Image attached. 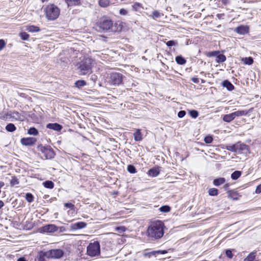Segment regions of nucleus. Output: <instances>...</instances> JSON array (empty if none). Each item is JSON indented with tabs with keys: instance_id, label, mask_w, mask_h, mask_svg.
I'll use <instances>...</instances> for the list:
<instances>
[{
	"instance_id": "nucleus-1",
	"label": "nucleus",
	"mask_w": 261,
	"mask_h": 261,
	"mask_svg": "<svg viewBox=\"0 0 261 261\" xmlns=\"http://www.w3.org/2000/svg\"><path fill=\"white\" fill-rule=\"evenodd\" d=\"M164 223L160 220L152 222L147 229L148 236L155 239L161 238L164 233Z\"/></svg>"
},
{
	"instance_id": "nucleus-2",
	"label": "nucleus",
	"mask_w": 261,
	"mask_h": 261,
	"mask_svg": "<svg viewBox=\"0 0 261 261\" xmlns=\"http://www.w3.org/2000/svg\"><path fill=\"white\" fill-rule=\"evenodd\" d=\"M45 17L48 20L57 19L60 14V9L54 4L47 5L44 10Z\"/></svg>"
},
{
	"instance_id": "nucleus-3",
	"label": "nucleus",
	"mask_w": 261,
	"mask_h": 261,
	"mask_svg": "<svg viewBox=\"0 0 261 261\" xmlns=\"http://www.w3.org/2000/svg\"><path fill=\"white\" fill-rule=\"evenodd\" d=\"M93 63V60L90 58H86L82 61L78 67L79 74L84 75L91 74Z\"/></svg>"
},
{
	"instance_id": "nucleus-4",
	"label": "nucleus",
	"mask_w": 261,
	"mask_h": 261,
	"mask_svg": "<svg viewBox=\"0 0 261 261\" xmlns=\"http://www.w3.org/2000/svg\"><path fill=\"white\" fill-rule=\"evenodd\" d=\"M100 244L98 241L90 243L87 247V254L90 256H97L100 254Z\"/></svg>"
},
{
	"instance_id": "nucleus-5",
	"label": "nucleus",
	"mask_w": 261,
	"mask_h": 261,
	"mask_svg": "<svg viewBox=\"0 0 261 261\" xmlns=\"http://www.w3.org/2000/svg\"><path fill=\"white\" fill-rule=\"evenodd\" d=\"M37 148L41 152L42 158L46 160L53 159L55 156L53 149L49 146H43L39 145Z\"/></svg>"
},
{
	"instance_id": "nucleus-6",
	"label": "nucleus",
	"mask_w": 261,
	"mask_h": 261,
	"mask_svg": "<svg viewBox=\"0 0 261 261\" xmlns=\"http://www.w3.org/2000/svg\"><path fill=\"white\" fill-rule=\"evenodd\" d=\"M63 254V251L60 249H51L43 253L44 257L49 258H60Z\"/></svg>"
},
{
	"instance_id": "nucleus-7",
	"label": "nucleus",
	"mask_w": 261,
	"mask_h": 261,
	"mask_svg": "<svg viewBox=\"0 0 261 261\" xmlns=\"http://www.w3.org/2000/svg\"><path fill=\"white\" fill-rule=\"evenodd\" d=\"M123 75L117 72H113L110 74L109 83L114 86H118L122 83Z\"/></svg>"
},
{
	"instance_id": "nucleus-8",
	"label": "nucleus",
	"mask_w": 261,
	"mask_h": 261,
	"mask_svg": "<svg viewBox=\"0 0 261 261\" xmlns=\"http://www.w3.org/2000/svg\"><path fill=\"white\" fill-rule=\"evenodd\" d=\"M58 230V227L55 224L46 225L40 228V232L43 233H54Z\"/></svg>"
},
{
	"instance_id": "nucleus-9",
	"label": "nucleus",
	"mask_w": 261,
	"mask_h": 261,
	"mask_svg": "<svg viewBox=\"0 0 261 261\" xmlns=\"http://www.w3.org/2000/svg\"><path fill=\"white\" fill-rule=\"evenodd\" d=\"M113 26L112 20L108 19H105L101 21L99 24V27L103 31L109 30Z\"/></svg>"
},
{
	"instance_id": "nucleus-10",
	"label": "nucleus",
	"mask_w": 261,
	"mask_h": 261,
	"mask_svg": "<svg viewBox=\"0 0 261 261\" xmlns=\"http://www.w3.org/2000/svg\"><path fill=\"white\" fill-rule=\"evenodd\" d=\"M21 143L25 146L32 145L36 142V139L35 138H23L21 139Z\"/></svg>"
},
{
	"instance_id": "nucleus-11",
	"label": "nucleus",
	"mask_w": 261,
	"mask_h": 261,
	"mask_svg": "<svg viewBox=\"0 0 261 261\" xmlns=\"http://www.w3.org/2000/svg\"><path fill=\"white\" fill-rule=\"evenodd\" d=\"M87 224L84 222H78L71 224L70 227L73 230L82 229L86 227Z\"/></svg>"
},
{
	"instance_id": "nucleus-12",
	"label": "nucleus",
	"mask_w": 261,
	"mask_h": 261,
	"mask_svg": "<svg viewBox=\"0 0 261 261\" xmlns=\"http://www.w3.org/2000/svg\"><path fill=\"white\" fill-rule=\"evenodd\" d=\"M236 31L238 34L244 35L249 32V28L247 26L241 25L236 29Z\"/></svg>"
},
{
	"instance_id": "nucleus-13",
	"label": "nucleus",
	"mask_w": 261,
	"mask_h": 261,
	"mask_svg": "<svg viewBox=\"0 0 261 261\" xmlns=\"http://www.w3.org/2000/svg\"><path fill=\"white\" fill-rule=\"evenodd\" d=\"M46 127L56 131H60L62 128V126L57 123H48Z\"/></svg>"
},
{
	"instance_id": "nucleus-14",
	"label": "nucleus",
	"mask_w": 261,
	"mask_h": 261,
	"mask_svg": "<svg viewBox=\"0 0 261 261\" xmlns=\"http://www.w3.org/2000/svg\"><path fill=\"white\" fill-rule=\"evenodd\" d=\"M237 152L240 153L243 151H248V147L245 144L240 143L238 142L236 143Z\"/></svg>"
},
{
	"instance_id": "nucleus-15",
	"label": "nucleus",
	"mask_w": 261,
	"mask_h": 261,
	"mask_svg": "<svg viewBox=\"0 0 261 261\" xmlns=\"http://www.w3.org/2000/svg\"><path fill=\"white\" fill-rule=\"evenodd\" d=\"M11 120H23L22 116L17 111H12V118Z\"/></svg>"
},
{
	"instance_id": "nucleus-16",
	"label": "nucleus",
	"mask_w": 261,
	"mask_h": 261,
	"mask_svg": "<svg viewBox=\"0 0 261 261\" xmlns=\"http://www.w3.org/2000/svg\"><path fill=\"white\" fill-rule=\"evenodd\" d=\"M222 85L224 87L227 88L229 91H232L234 89V86L228 80H225L222 83Z\"/></svg>"
},
{
	"instance_id": "nucleus-17",
	"label": "nucleus",
	"mask_w": 261,
	"mask_h": 261,
	"mask_svg": "<svg viewBox=\"0 0 261 261\" xmlns=\"http://www.w3.org/2000/svg\"><path fill=\"white\" fill-rule=\"evenodd\" d=\"M134 140L136 141H140L143 139L142 135L140 132V129H137L134 134Z\"/></svg>"
},
{
	"instance_id": "nucleus-18",
	"label": "nucleus",
	"mask_w": 261,
	"mask_h": 261,
	"mask_svg": "<svg viewBox=\"0 0 261 261\" xmlns=\"http://www.w3.org/2000/svg\"><path fill=\"white\" fill-rule=\"evenodd\" d=\"M235 119L233 113L223 116V120L226 122H230Z\"/></svg>"
},
{
	"instance_id": "nucleus-19",
	"label": "nucleus",
	"mask_w": 261,
	"mask_h": 261,
	"mask_svg": "<svg viewBox=\"0 0 261 261\" xmlns=\"http://www.w3.org/2000/svg\"><path fill=\"white\" fill-rule=\"evenodd\" d=\"M26 30L29 32L35 33L40 31V28L35 25H28L26 27Z\"/></svg>"
},
{
	"instance_id": "nucleus-20",
	"label": "nucleus",
	"mask_w": 261,
	"mask_h": 261,
	"mask_svg": "<svg viewBox=\"0 0 261 261\" xmlns=\"http://www.w3.org/2000/svg\"><path fill=\"white\" fill-rule=\"evenodd\" d=\"M256 251H253L251 252L246 258H244V261H256Z\"/></svg>"
},
{
	"instance_id": "nucleus-21",
	"label": "nucleus",
	"mask_w": 261,
	"mask_h": 261,
	"mask_svg": "<svg viewBox=\"0 0 261 261\" xmlns=\"http://www.w3.org/2000/svg\"><path fill=\"white\" fill-rule=\"evenodd\" d=\"M225 182V179L224 177H220L217 179H215L213 181V184L216 186H219L221 185H222Z\"/></svg>"
},
{
	"instance_id": "nucleus-22",
	"label": "nucleus",
	"mask_w": 261,
	"mask_h": 261,
	"mask_svg": "<svg viewBox=\"0 0 261 261\" xmlns=\"http://www.w3.org/2000/svg\"><path fill=\"white\" fill-rule=\"evenodd\" d=\"M68 6H77L81 4V0H65Z\"/></svg>"
},
{
	"instance_id": "nucleus-23",
	"label": "nucleus",
	"mask_w": 261,
	"mask_h": 261,
	"mask_svg": "<svg viewBox=\"0 0 261 261\" xmlns=\"http://www.w3.org/2000/svg\"><path fill=\"white\" fill-rule=\"evenodd\" d=\"M228 193V196L229 198L233 200H237L238 199L239 194L237 192L229 191Z\"/></svg>"
},
{
	"instance_id": "nucleus-24",
	"label": "nucleus",
	"mask_w": 261,
	"mask_h": 261,
	"mask_svg": "<svg viewBox=\"0 0 261 261\" xmlns=\"http://www.w3.org/2000/svg\"><path fill=\"white\" fill-rule=\"evenodd\" d=\"M242 61L246 65H252L253 63V59L252 57H245L242 59Z\"/></svg>"
},
{
	"instance_id": "nucleus-25",
	"label": "nucleus",
	"mask_w": 261,
	"mask_h": 261,
	"mask_svg": "<svg viewBox=\"0 0 261 261\" xmlns=\"http://www.w3.org/2000/svg\"><path fill=\"white\" fill-rule=\"evenodd\" d=\"M159 173H160L159 170L158 169H155V168L151 169L148 171V174L150 176H152V177L157 176L159 175Z\"/></svg>"
},
{
	"instance_id": "nucleus-26",
	"label": "nucleus",
	"mask_w": 261,
	"mask_h": 261,
	"mask_svg": "<svg viewBox=\"0 0 261 261\" xmlns=\"http://www.w3.org/2000/svg\"><path fill=\"white\" fill-rule=\"evenodd\" d=\"M43 185L46 188L51 189L54 187V184L52 181L46 180L43 182Z\"/></svg>"
},
{
	"instance_id": "nucleus-27",
	"label": "nucleus",
	"mask_w": 261,
	"mask_h": 261,
	"mask_svg": "<svg viewBox=\"0 0 261 261\" xmlns=\"http://www.w3.org/2000/svg\"><path fill=\"white\" fill-rule=\"evenodd\" d=\"M110 3V0H99L98 1L99 6L103 8H106L109 6Z\"/></svg>"
},
{
	"instance_id": "nucleus-28",
	"label": "nucleus",
	"mask_w": 261,
	"mask_h": 261,
	"mask_svg": "<svg viewBox=\"0 0 261 261\" xmlns=\"http://www.w3.org/2000/svg\"><path fill=\"white\" fill-rule=\"evenodd\" d=\"M16 128L14 124L9 123L6 126V129L9 132H13L16 130Z\"/></svg>"
},
{
	"instance_id": "nucleus-29",
	"label": "nucleus",
	"mask_w": 261,
	"mask_h": 261,
	"mask_svg": "<svg viewBox=\"0 0 261 261\" xmlns=\"http://www.w3.org/2000/svg\"><path fill=\"white\" fill-rule=\"evenodd\" d=\"M175 61L179 65H184L186 63V60L181 56H177L175 58Z\"/></svg>"
},
{
	"instance_id": "nucleus-30",
	"label": "nucleus",
	"mask_w": 261,
	"mask_h": 261,
	"mask_svg": "<svg viewBox=\"0 0 261 261\" xmlns=\"http://www.w3.org/2000/svg\"><path fill=\"white\" fill-rule=\"evenodd\" d=\"M226 57L223 54L218 55L216 57V62L217 63H222L226 60Z\"/></svg>"
},
{
	"instance_id": "nucleus-31",
	"label": "nucleus",
	"mask_w": 261,
	"mask_h": 261,
	"mask_svg": "<svg viewBox=\"0 0 261 261\" xmlns=\"http://www.w3.org/2000/svg\"><path fill=\"white\" fill-rule=\"evenodd\" d=\"M241 175V172L239 171H236L233 172L231 175V177L233 180H236Z\"/></svg>"
},
{
	"instance_id": "nucleus-32",
	"label": "nucleus",
	"mask_w": 261,
	"mask_h": 261,
	"mask_svg": "<svg viewBox=\"0 0 261 261\" xmlns=\"http://www.w3.org/2000/svg\"><path fill=\"white\" fill-rule=\"evenodd\" d=\"M86 85V83L84 80H79L75 83V86L77 88H81Z\"/></svg>"
},
{
	"instance_id": "nucleus-33",
	"label": "nucleus",
	"mask_w": 261,
	"mask_h": 261,
	"mask_svg": "<svg viewBox=\"0 0 261 261\" xmlns=\"http://www.w3.org/2000/svg\"><path fill=\"white\" fill-rule=\"evenodd\" d=\"M226 148L227 150L237 152V145L236 144L232 145H228L226 146Z\"/></svg>"
},
{
	"instance_id": "nucleus-34",
	"label": "nucleus",
	"mask_w": 261,
	"mask_h": 261,
	"mask_svg": "<svg viewBox=\"0 0 261 261\" xmlns=\"http://www.w3.org/2000/svg\"><path fill=\"white\" fill-rule=\"evenodd\" d=\"M28 133L31 135L36 136V135H38V132L37 130V129L36 128H35V127H31L28 130Z\"/></svg>"
},
{
	"instance_id": "nucleus-35",
	"label": "nucleus",
	"mask_w": 261,
	"mask_h": 261,
	"mask_svg": "<svg viewBox=\"0 0 261 261\" xmlns=\"http://www.w3.org/2000/svg\"><path fill=\"white\" fill-rule=\"evenodd\" d=\"M234 118L236 117L243 116L246 114V113L244 111H238L234 112H233Z\"/></svg>"
},
{
	"instance_id": "nucleus-36",
	"label": "nucleus",
	"mask_w": 261,
	"mask_h": 261,
	"mask_svg": "<svg viewBox=\"0 0 261 261\" xmlns=\"http://www.w3.org/2000/svg\"><path fill=\"white\" fill-rule=\"evenodd\" d=\"M208 194L211 196H216L218 194V191L215 188H211L208 191Z\"/></svg>"
},
{
	"instance_id": "nucleus-37",
	"label": "nucleus",
	"mask_w": 261,
	"mask_h": 261,
	"mask_svg": "<svg viewBox=\"0 0 261 261\" xmlns=\"http://www.w3.org/2000/svg\"><path fill=\"white\" fill-rule=\"evenodd\" d=\"M25 199L29 202H32L34 200V197L31 193H28L25 195Z\"/></svg>"
},
{
	"instance_id": "nucleus-38",
	"label": "nucleus",
	"mask_w": 261,
	"mask_h": 261,
	"mask_svg": "<svg viewBox=\"0 0 261 261\" xmlns=\"http://www.w3.org/2000/svg\"><path fill=\"white\" fill-rule=\"evenodd\" d=\"M18 184L19 181L18 179L15 176H13L10 181L11 186H14L15 185H18Z\"/></svg>"
},
{
	"instance_id": "nucleus-39",
	"label": "nucleus",
	"mask_w": 261,
	"mask_h": 261,
	"mask_svg": "<svg viewBox=\"0 0 261 261\" xmlns=\"http://www.w3.org/2000/svg\"><path fill=\"white\" fill-rule=\"evenodd\" d=\"M20 37L21 39L23 40H28L30 35L25 32H22L20 34Z\"/></svg>"
},
{
	"instance_id": "nucleus-40",
	"label": "nucleus",
	"mask_w": 261,
	"mask_h": 261,
	"mask_svg": "<svg viewBox=\"0 0 261 261\" xmlns=\"http://www.w3.org/2000/svg\"><path fill=\"white\" fill-rule=\"evenodd\" d=\"M127 170L130 173H135L137 172L135 167L132 165H129L127 166Z\"/></svg>"
},
{
	"instance_id": "nucleus-41",
	"label": "nucleus",
	"mask_w": 261,
	"mask_h": 261,
	"mask_svg": "<svg viewBox=\"0 0 261 261\" xmlns=\"http://www.w3.org/2000/svg\"><path fill=\"white\" fill-rule=\"evenodd\" d=\"M160 211L162 212H164V213H166V212H168L170 211V207L169 206H167V205H164V206H162L160 207Z\"/></svg>"
},
{
	"instance_id": "nucleus-42",
	"label": "nucleus",
	"mask_w": 261,
	"mask_h": 261,
	"mask_svg": "<svg viewBox=\"0 0 261 261\" xmlns=\"http://www.w3.org/2000/svg\"><path fill=\"white\" fill-rule=\"evenodd\" d=\"M162 15V14L158 11H154L152 12V16L153 19L159 18Z\"/></svg>"
},
{
	"instance_id": "nucleus-43",
	"label": "nucleus",
	"mask_w": 261,
	"mask_h": 261,
	"mask_svg": "<svg viewBox=\"0 0 261 261\" xmlns=\"http://www.w3.org/2000/svg\"><path fill=\"white\" fill-rule=\"evenodd\" d=\"M190 115L192 118H196L198 116V112L195 110H192L190 111Z\"/></svg>"
},
{
	"instance_id": "nucleus-44",
	"label": "nucleus",
	"mask_w": 261,
	"mask_h": 261,
	"mask_svg": "<svg viewBox=\"0 0 261 261\" xmlns=\"http://www.w3.org/2000/svg\"><path fill=\"white\" fill-rule=\"evenodd\" d=\"M0 119L4 120H7L6 112L5 111H3L2 112L0 113Z\"/></svg>"
},
{
	"instance_id": "nucleus-45",
	"label": "nucleus",
	"mask_w": 261,
	"mask_h": 261,
	"mask_svg": "<svg viewBox=\"0 0 261 261\" xmlns=\"http://www.w3.org/2000/svg\"><path fill=\"white\" fill-rule=\"evenodd\" d=\"M226 255L228 258L231 259L233 257V254L232 253V251L230 249L226 250L225 251Z\"/></svg>"
},
{
	"instance_id": "nucleus-46",
	"label": "nucleus",
	"mask_w": 261,
	"mask_h": 261,
	"mask_svg": "<svg viewBox=\"0 0 261 261\" xmlns=\"http://www.w3.org/2000/svg\"><path fill=\"white\" fill-rule=\"evenodd\" d=\"M115 230H116L119 232L121 233V232H124L126 230V228L124 226H119V227H117L115 228Z\"/></svg>"
},
{
	"instance_id": "nucleus-47",
	"label": "nucleus",
	"mask_w": 261,
	"mask_h": 261,
	"mask_svg": "<svg viewBox=\"0 0 261 261\" xmlns=\"http://www.w3.org/2000/svg\"><path fill=\"white\" fill-rule=\"evenodd\" d=\"M204 140L206 143H211L213 141V138L211 136H206L204 138Z\"/></svg>"
},
{
	"instance_id": "nucleus-48",
	"label": "nucleus",
	"mask_w": 261,
	"mask_h": 261,
	"mask_svg": "<svg viewBox=\"0 0 261 261\" xmlns=\"http://www.w3.org/2000/svg\"><path fill=\"white\" fill-rule=\"evenodd\" d=\"M64 206L66 207L70 208L71 210H73L74 207V204H72L71 203H65L64 204Z\"/></svg>"
},
{
	"instance_id": "nucleus-49",
	"label": "nucleus",
	"mask_w": 261,
	"mask_h": 261,
	"mask_svg": "<svg viewBox=\"0 0 261 261\" xmlns=\"http://www.w3.org/2000/svg\"><path fill=\"white\" fill-rule=\"evenodd\" d=\"M6 43L3 39H0V50H2L5 46Z\"/></svg>"
},
{
	"instance_id": "nucleus-50",
	"label": "nucleus",
	"mask_w": 261,
	"mask_h": 261,
	"mask_svg": "<svg viewBox=\"0 0 261 261\" xmlns=\"http://www.w3.org/2000/svg\"><path fill=\"white\" fill-rule=\"evenodd\" d=\"M186 115V112L185 111H180L178 113V116L179 118H182Z\"/></svg>"
},
{
	"instance_id": "nucleus-51",
	"label": "nucleus",
	"mask_w": 261,
	"mask_h": 261,
	"mask_svg": "<svg viewBox=\"0 0 261 261\" xmlns=\"http://www.w3.org/2000/svg\"><path fill=\"white\" fill-rule=\"evenodd\" d=\"M175 44V42L173 40H170V41H168L167 43H166V45L168 46H173Z\"/></svg>"
},
{
	"instance_id": "nucleus-52",
	"label": "nucleus",
	"mask_w": 261,
	"mask_h": 261,
	"mask_svg": "<svg viewBox=\"0 0 261 261\" xmlns=\"http://www.w3.org/2000/svg\"><path fill=\"white\" fill-rule=\"evenodd\" d=\"M261 193V184L257 186L255 190L256 194H259Z\"/></svg>"
},
{
	"instance_id": "nucleus-53",
	"label": "nucleus",
	"mask_w": 261,
	"mask_h": 261,
	"mask_svg": "<svg viewBox=\"0 0 261 261\" xmlns=\"http://www.w3.org/2000/svg\"><path fill=\"white\" fill-rule=\"evenodd\" d=\"M7 120L12 119V111H9L6 113Z\"/></svg>"
},
{
	"instance_id": "nucleus-54",
	"label": "nucleus",
	"mask_w": 261,
	"mask_h": 261,
	"mask_svg": "<svg viewBox=\"0 0 261 261\" xmlns=\"http://www.w3.org/2000/svg\"><path fill=\"white\" fill-rule=\"evenodd\" d=\"M218 54L217 51H212L208 53L207 56L208 57L216 56Z\"/></svg>"
},
{
	"instance_id": "nucleus-55",
	"label": "nucleus",
	"mask_w": 261,
	"mask_h": 261,
	"mask_svg": "<svg viewBox=\"0 0 261 261\" xmlns=\"http://www.w3.org/2000/svg\"><path fill=\"white\" fill-rule=\"evenodd\" d=\"M167 252V251L166 250H162V251H160V250H158V251H155L154 252V254L155 253H158V254H165Z\"/></svg>"
},
{
	"instance_id": "nucleus-56",
	"label": "nucleus",
	"mask_w": 261,
	"mask_h": 261,
	"mask_svg": "<svg viewBox=\"0 0 261 261\" xmlns=\"http://www.w3.org/2000/svg\"><path fill=\"white\" fill-rule=\"evenodd\" d=\"M192 81L194 83L197 84L199 82V79L198 77H194L192 79Z\"/></svg>"
},
{
	"instance_id": "nucleus-57",
	"label": "nucleus",
	"mask_w": 261,
	"mask_h": 261,
	"mask_svg": "<svg viewBox=\"0 0 261 261\" xmlns=\"http://www.w3.org/2000/svg\"><path fill=\"white\" fill-rule=\"evenodd\" d=\"M220 1H221L222 3V4L225 6H226L230 3L229 0H220Z\"/></svg>"
},
{
	"instance_id": "nucleus-58",
	"label": "nucleus",
	"mask_w": 261,
	"mask_h": 261,
	"mask_svg": "<svg viewBox=\"0 0 261 261\" xmlns=\"http://www.w3.org/2000/svg\"><path fill=\"white\" fill-rule=\"evenodd\" d=\"M120 13L121 14H122V15H126V13H127V11H126V10H125V9H121V10H120Z\"/></svg>"
},
{
	"instance_id": "nucleus-59",
	"label": "nucleus",
	"mask_w": 261,
	"mask_h": 261,
	"mask_svg": "<svg viewBox=\"0 0 261 261\" xmlns=\"http://www.w3.org/2000/svg\"><path fill=\"white\" fill-rule=\"evenodd\" d=\"M4 205V203L3 201L0 200V209L3 207Z\"/></svg>"
},
{
	"instance_id": "nucleus-60",
	"label": "nucleus",
	"mask_w": 261,
	"mask_h": 261,
	"mask_svg": "<svg viewBox=\"0 0 261 261\" xmlns=\"http://www.w3.org/2000/svg\"><path fill=\"white\" fill-rule=\"evenodd\" d=\"M17 261H26L23 257H20L18 259Z\"/></svg>"
},
{
	"instance_id": "nucleus-61",
	"label": "nucleus",
	"mask_w": 261,
	"mask_h": 261,
	"mask_svg": "<svg viewBox=\"0 0 261 261\" xmlns=\"http://www.w3.org/2000/svg\"><path fill=\"white\" fill-rule=\"evenodd\" d=\"M4 185H5V184L3 181L0 182V188L3 187V186H4Z\"/></svg>"
},
{
	"instance_id": "nucleus-62",
	"label": "nucleus",
	"mask_w": 261,
	"mask_h": 261,
	"mask_svg": "<svg viewBox=\"0 0 261 261\" xmlns=\"http://www.w3.org/2000/svg\"><path fill=\"white\" fill-rule=\"evenodd\" d=\"M228 184H225L224 186V188L225 189V190H227L228 187Z\"/></svg>"
},
{
	"instance_id": "nucleus-63",
	"label": "nucleus",
	"mask_w": 261,
	"mask_h": 261,
	"mask_svg": "<svg viewBox=\"0 0 261 261\" xmlns=\"http://www.w3.org/2000/svg\"><path fill=\"white\" fill-rule=\"evenodd\" d=\"M41 2H42V3H44V2H48L49 0H41Z\"/></svg>"
},
{
	"instance_id": "nucleus-64",
	"label": "nucleus",
	"mask_w": 261,
	"mask_h": 261,
	"mask_svg": "<svg viewBox=\"0 0 261 261\" xmlns=\"http://www.w3.org/2000/svg\"><path fill=\"white\" fill-rule=\"evenodd\" d=\"M222 15V14H217V16L219 18H220V16H221V15Z\"/></svg>"
}]
</instances>
